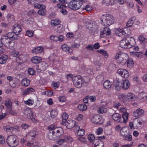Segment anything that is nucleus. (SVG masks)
<instances>
[{"label": "nucleus", "instance_id": "obj_6", "mask_svg": "<svg viewBox=\"0 0 147 147\" xmlns=\"http://www.w3.org/2000/svg\"><path fill=\"white\" fill-rule=\"evenodd\" d=\"M82 79L80 75L74 76L72 79L74 85L77 88L81 87L83 83Z\"/></svg>", "mask_w": 147, "mask_h": 147}, {"label": "nucleus", "instance_id": "obj_32", "mask_svg": "<svg viewBox=\"0 0 147 147\" xmlns=\"http://www.w3.org/2000/svg\"><path fill=\"white\" fill-rule=\"evenodd\" d=\"M76 129L78 130V135L79 136H83L85 134V131L84 129H80V127L79 126L76 127Z\"/></svg>", "mask_w": 147, "mask_h": 147}, {"label": "nucleus", "instance_id": "obj_7", "mask_svg": "<svg viewBox=\"0 0 147 147\" xmlns=\"http://www.w3.org/2000/svg\"><path fill=\"white\" fill-rule=\"evenodd\" d=\"M129 38H124L121 40L120 42V46L124 49H128L131 47V45L129 41Z\"/></svg>", "mask_w": 147, "mask_h": 147}, {"label": "nucleus", "instance_id": "obj_39", "mask_svg": "<svg viewBox=\"0 0 147 147\" xmlns=\"http://www.w3.org/2000/svg\"><path fill=\"white\" fill-rule=\"evenodd\" d=\"M60 21L58 19H53L51 20V24L52 26H55L57 25L60 23Z\"/></svg>", "mask_w": 147, "mask_h": 147}, {"label": "nucleus", "instance_id": "obj_61", "mask_svg": "<svg viewBox=\"0 0 147 147\" xmlns=\"http://www.w3.org/2000/svg\"><path fill=\"white\" fill-rule=\"evenodd\" d=\"M35 71L33 69L30 68H28V74L33 75L35 74Z\"/></svg>", "mask_w": 147, "mask_h": 147}, {"label": "nucleus", "instance_id": "obj_53", "mask_svg": "<svg viewBox=\"0 0 147 147\" xmlns=\"http://www.w3.org/2000/svg\"><path fill=\"white\" fill-rule=\"evenodd\" d=\"M82 69L84 70H85L86 69V70L87 72L89 74H91V72L92 71V69H90L88 67L86 68V66L84 65L82 66Z\"/></svg>", "mask_w": 147, "mask_h": 147}, {"label": "nucleus", "instance_id": "obj_18", "mask_svg": "<svg viewBox=\"0 0 147 147\" xmlns=\"http://www.w3.org/2000/svg\"><path fill=\"white\" fill-rule=\"evenodd\" d=\"M112 117L113 120L117 122H122L121 121V115L117 113H115L112 116Z\"/></svg>", "mask_w": 147, "mask_h": 147}, {"label": "nucleus", "instance_id": "obj_29", "mask_svg": "<svg viewBox=\"0 0 147 147\" xmlns=\"http://www.w3.org/2000/svg\"><path fill=\"white\" fill-rule=\"evenodd\" d=\"M147 94L146 92H142L139 94V97L142 101H144L147 99Z\"/></svg>", "mask_w": 147, "mask_h": 147}, {"label": "nucleus", "instance_id": "obj_12", "mask_svg": "<svg viewBox=\"0 0 147 147\" xmlns=\"http://www.w3.org/2000/svg\"><path fill=\"white\" fill-rule=\"evenodd\" d=\"M117 73L122 77L126 78L129 75L128 71L126 69H120L118 70Z\"/></svg>", "mask_w": 147, "mask_h": 147}, {"label": "nucleus", "instance_id": "obj_4", "mask_svg": "<svg viewBox=\"0 0 147 147\" xmlns=\"http://www.w3.org/2000/svg\"><path fill=\"white\" fill-rule=\"evenodd\" d=\"M87 28L89 30L92 31L94 33L96 32L98 30V26L96 23L94 21L89 20L86 23V25Z\"/></svg>", "mask_w": 147, "mask_h": 147}, {"label": "nucleus", "instance_id": "obj_42", "mask_svg": "<svg viewBox=\"0 0 147 147\" xmlns=\"http://www.w3.org/2000/svg\"><path fill=\"white\" fill-rule=\"evenodd\" d=\"M34 89L32 88H29L25 90L24 92V94L27 95L30 93H31L32 92H34Z\"/></svg>", "mask_w": 147, "mask_h": 147}, {"label": "nucleus", "instance_id": "obj_8", "mask_svg": "<svg viewBox=\"0 0 147 147\" xmlns=\"http://www.w3.org/2000/svg\"><path fill=\"white\" fill-rule=\"evenodd\" d=\"M91 121L94 123L100 124L103 123L104 119L100 116L97 115H95L92 117Z\"/></svg>", "mask_w": 147, "mask_h": 147}, {"label": "nucleus", "instance_id": "obj_17", "mask_svg": "<svg viewBox=\"0 0 147 147\" xmlns=\"http://www.w3.org/2000/svg\"><path fill=\"white\" fill-rule=\"evenodd\" d=\"M144 113V112L143 110L138 109L135 111L133 113L135 117L143 115Z\"/></svg>", "mask_w": 147, "mask_h": 147}, {"label": "nucleus", "instance_id": "obj_37", "mask_svg": "<svg viewBox=\"0 0 147 147\" xmlns=\"http://www.w3.org/2000/svg\"><path fill=\"white\" fill-rule=\"evenodd\" d=\"M57 6L58 7L61 8L60 10V11L64 15H66L67 14V11L65 9L63 8V7H64L63 5H57Z\"/></svg>", "mask_w": 147, "mask_h": 147}, {"label": "nucleus", "instance_id": "obj_27", "mask_svg": "<svg viewBox=\"0 0 147 147\" xmlns=\"http://www.w3.org/2000/svg\"><path fill=\"white\" fill-rule=\"evenodd\" d=\"M16 60L17 61L20 60L23 62H25L27 60L26 56L23 54H20L17 58Z\"/></svg>", "mask_w": 147, "mask_h": 147}, {"label": "nucleus", "instance_id": "obj_15", "mask_svg": "<svg viewBox=\"0 0 147 147\" xmlns=\"http://www.w3.org/2000/svg\"><path fill=\"white\" fill-rule=\"evenodd\" d=\"M7 37L10 40V39L13 40H15L17 38V36L15 34L14 32H10L7 33L6 36H3Z\"/></svg>", "mask_w": 147, "mask_h": 147}, {"label": "nucleus", "instance_id": "obj_25", "mask_svg": "<svg viewBox=\"0 0 147 147\" xmlns=\"http://www.w3.org/2000/svg\"><path fill=\"white\" fill-rule=\"evenodd\" d=\"M31 61L34 63H38L41 61V59L40 57L34 56L32 57Z\"/></svg>", "mask_w": 147, "mask_h": 147}, {"label": "nucleus", "instance_id": "obj_46", "mask_svg": "<svg viewBox=\"0 0 147 147\" xmlns=\"http://www.w3.org/2000/svg\"><path fill=\"white\" fill-rule=\"evenodd\" d=\"M78 140L82 143L86 144V139L84 137L79 136Z\"/></svg>", "mask_w": 147, "mask_h": 147}, {"label": "nucleus", "instance_id": "obj_5", "mask_svg": "<svg viewBox=\"0 0 147 147\" xmlns=\"http://www.w3.org/2000/svg\"><path fill=\"white\" fill-rule=\"evenodd\" d=\"M2 42L3 45L6 47L10 49H13L15 46V43L13 41H11L7 37L3 36L2 39Z\"/></svg>", "mask_w": 147, "mask_h": 147}, {"label": "nucleus", "instance_id": "obj_34", "mask_svg": "<svg viewBox=\"0 0 147 147\" xmlns=\"http://www.w3.org/2000/svg\"><path fill=\"white\" fill-rule=\"evenodd\" d=\"M8 57L7 55H3L0 57V64H4L5 63Z\"/></svg>", "mask_w": 147, "mask_h": 147}, {"label": "nucleus", "instance_id": "obj_35", "mask_svg": "<svg viewBox=\"0 0 147 147\" xmlns=\"http://www.w3.org/2000/svg\"><path fill=\"white\" fill-rule=\"evenodd\" d=\"M130 54L133 55H134L139 58H142L143 55V54L142 52L135 53L133 51L131 52H130Z\"/></svg>", "mask_w": 147, "mask_h": 147}, {"label": "nucleus", "instance_id": "obj_59", "mask_svg": "<svg viewBox=\"0 0 147 147\" xmlns=\"http://www.w3.org/2000/svg\"><path fill=\"white\" fill-rule=\"evenodd\" d=\"M123 138L125 140L128 141H131L132 139V136L131 135H128L127 134V135H126V136L123 137Z\"/></svg>", "mask_w": 147, "mask_h": 147}, {"label": "nucleus", "instance_id": "obj_55", "mask_svg": "<svg viewBox=\"0 0 147 147\" xmlns=\"http://www.w3.org/2000/svg\"><path fill=\"white\" fill-rule=\"evenodd\" d=\"M127 61V65L128 67H130L133 65L134 63L131 59H128Z\"/></svg>", "mask_w": 147, "mask_h": 147}, {"label": "nucleus", "instance_id": "obj_21", "mask_svg": "<svg viewBox=\"0 0 147 147\" xmlns=\"http://www.w3.org/2000/svg\"><path fill=\"white\" fill-rule=\"evenodd\" d=\"M130 85V84L128 80L126 79L123 81L122 87L123 89L126 90L129 88Z\"/></svg>", "mask_w": 147, "mask_h": 147}, {"label": "nucleus", "instance_id": "obj_13", "mask_svg": "<svg viewBox=\"0 0 147 147\" xmlns=\"http://www.w3.org/2000/svg\"><path fill=\"white\" fill-rule=\"evenodd\" d=\"M68 141L71 142L72 141V138L70 136H65L64 137L63 139H59L57 143L61 145L64 143L65 141Z\"/></svg>", "mask_w": 147, "mask_h": 147}, {"label": "nucleus", "instance_id": "obj_19", "mask_svg": "<svg viewBox=\"0 0 147 147\" xmlns=\"http://www.w3.org/2000/svg\"><path fill=\"white\" fill-rule=\"evenodd\" d=\"M24 114L25 116L28 118H30L33 114L32 110L30 109H25L24 111Z\"/></svg>", "mask_w": 147, "mask_h": 147}, {"label": "nucleus", "instance_id": "obj_23", "mask_svg": "<svg viewBox=\"0 0 147 147\" xmlns=\"http://www.w3.org/2000/svg\"><path fill=\"white\" fill-rule=\"evenodd\" d=\"M36 135V132L35 130H32L26 134V137L27 138H30V137H34ZM33 139V138H31Z\"/></svg>", "mask_w": 147, "mask_h": 147}, {"label": "nucleus", "instance_id": "obj_9", "mask_svg": "<svg viewBox=\"0 0 147 147\" xmlns=\"http://www.w3.org/2000/svg\"><path fill=\"white\" fill-rule=\"evenodd\" d=\"M75 121L70 120H69L65 122H62V124L63 125H65L66 127L68 129H70L73 128L74 126L77 127V125L76 124Z\"/></svg>", "mask_w": 147, "mask_h": 147}, {"label": "nucleus", "instance_id": "obj_58", "mask_svg": "<svg viewBox=\"0 0 147 147\" xmlns=\"http://www.w3.org/2000/svg\"><path fill=\"white\" fill-rule=\"evenodd\" d=\"M107 111V109L105 108L102 107L99 108L98 112L99 113H106Z\"/></svg>", "mask_w": 147, "mask_h": 147}, {"label": "nucleus", "instance_id": "obj_3", "mask_svg": "<svg viewBox=\"0 0 147 147\" xmlns=\"http://www.w3.org/2000/svg\"><path fill=\"white\" fill-rule=\"evenodd\" d=\"M8 145L11 147H14L19 144V140L17 137L15 135H11L8 136L7 139Z\"/></svg>", "mask_w": 147, "mask_h": 147}, {"label": "nucleus", "instance_id": "obj_2", "mask_svg": "<svg viewBox=\"0 0 147 147\" xmlns=\"http://www.w3.org/2000/svg\"><path fill=\"white\" fill-rule=\"evenodd\" d=\"M83 2V0H72L69 2L68 6L71 9L76 10L81 7Z\"/></svg>", "mask_w": 147, "mask_h": 147}, {"label": "nucleus", "instance_id": "obj_24", "mask_svg": "<svg viewBox=\"0 0 147 147\" xmlns=\"http://www.w3.org/2000/svg\"><path fill=\"white\" fill-rule=\"evenodd\" d=\"M43 50V49L42 48L40 47H35L32 50V51L33 53L37 54L41 53L42 52Z\"/></svg>", "mask_w": 147, "mask_h": 147}, {"label": "nucleus", "instance_id": "obj_36", "mask_svg": "<svg viewBox=\"0 0 147 147\" xmlns=\"http://www.w3.org/2000/svg\"><path fill=\"white\" fill-rule=\"evenodd\" d=\"M133 122L134 125L137 127H140L142 125V123L140 120L138 119H135L134 120Z\"/></svg>", "mask_w": 147, "mask_h": 147}, {"label": "nucleus", "instance_id": "obj_28", "mask_svg": "<svg viewBox=\"0 0 147 147\" xmlns=\"http://www.w3.org/2000/svg\"><path fill=\"white\" fill-rule=\"evenodd\" d=\"M120 134V135L123 137L126 136L127 134V128L125 127H123L121 128Z\"/></svg>", "mask_w": 147, "mask_h": 147}, {"label": "nucleus", "instance_id": "obj_57", "mask_svg": "<svg viewBox=\"0 0 147 147\" xmlns=\"http://www.w3.org/2000/svg\"><path fill=\"white\" fill-rule=\"evenodd\" d=\"M28 3L29 5H34L37 2H40L38 0H28Z\"/></svg>", "mask_w": 147, "mask_h": 147}, {"label": "nucleus", "instance_id": "obj_45", "mask_svg": "<svg viewBox=\"0 0 147 147\" xmlns=\"http://www.w3.org/2000/svg\"><path fill=\"white\" fill-rule=\"evenodd\" d=\"M62 50L64 51H69V47L67 44H64L61 47Z\"/></svg>", "mask_w": 147, "mask_h": 147}, {"label": "nucleus", "instance_id": "obj_11", "mask_svg": "<svg viewBox=\"0 0 147 147\" xmlns=\"http://www.w3.org/2000/svg\"><path fill=\"white\" fill-rule=\"evenodd\" d=\"M115 34L117 36H121L126 34L125 29L123 28H115Z\"/></svg>", "mask_w": 147, "mask_h": 147}, {"label": "nucleus", "instance_id": "obj_64", "mask_svg": "<svg viewBox=\"0 0 147 147\" xmlns=\"http://www.w3.org/2000/svg\"><path fill=\"white\" fill-rule=\"evenodd\" d=\"M83 9H85L87 11H90L92 9V7L90 5H87L85 7H84Z\"/></svg>", "mask_w": 147, "mask_h": 147}, {"label": "nucleus", "instance_id": "obj_1", "mask_svg": "<svg viewBox=\"0 0 147 147\" xmlns=\"http://www.w3.org/2000/svg\"><path fill=\"white\" fill-rule=\"evenodd\" d=\"M102 24L105 26H109L114 23V19L111 15L105 14L102 15L101 18Z\"/></svg>", "mask_w": 147, "mask_h": 147}, {"label": "nucleus", "instance_id": "obj_30", "mask_svg": "<svg viewBox=\"0 0 147 147\" xmlns=\"http://www.w3.org/2000/svg\"><path fill=\"white\" fill-rule=\"evenodd\" d=\"M45 5H43L42 8L40 9L38 11V13L41 16H44L45 15L46 10L45 9Z\"/></svg>", "mask_w": 147, "mask_h": 147}, {"label": "nucleus", "instance_id": "obj_40", "mask_svg": "<svg viewBox=\"0 0 147 147\" xmlns=\"http://www.w3.org/2000/svg\"><path fill=\"white\" fill-rule=\"evenodd\" d=\"M78 108L80 111H84L87 109V107L86 105L84 104H81L78 105Z\"/></svg>", "mask_w": 147, "mask_h": 147}, {"label": "nucleus", "instance_id": "obj_38", "mask_svg": "<svg viewBox=\"0 0 147 147\" xmlns=\"http://www.w3.org/2000/svg\"><path fill=\"white\" fill-rule=\"evenodd\" d=\"M135 18L134 17L131 18L127 22V26L129 27L131 26L134 23V21L135 20Z\"/></svg>", "mask_w": 147, "mask_h": 147}, {"label": "nucleus", "instance_id": "obj_22", "mask_svg": "<svg viewBox=\"0 0 147 147\" xmlns=\"http://www.w3.org/2000/svg\"><path fill=\"white\" fill-rule=\"evenodd\" d=\"M111 33V31L110 29L107 28H104L102 32L101 33V36L103 35V36H105V35H109Z\"/></svg>", "mask_w": 147, "mask_h": 147}, {"label": "nucleus", "instance_id": "obj_60", "mask_svg": "<svg viewBox=\"0 0 147 147\" xmlns=\"http://www.w3.org/2000/svg\"><path fill=\"white\" fill-rule=\"evenodd\" d=\"M60 83L59 82H53L52 84V87L55 88L56 89L59 86Z\"/></svg>", "mask_w": 147, "mask_h": 147}, {"label": "nucleus", "instance_id": "obj_51", "mask_svg": "<svg viewBox=\"0 0 147 147\" xmlns=\"http://www.w3.org/2000/svg\"><path fill=\"white\" fill-rule=\"evenodd\" d=\"M103 143V142L100 140L96 139L94 140V146L99 145L100 144V143L102 144Z\"/></svg>", "mask_w": 147, "mask_h": 147}, {"label": "nucleus", "instance_id": "obj_16", "mask_svg": "<svg viewBox=\"0 0 147 147\" xmlns=\"http://www.w3.org/2000/svg\"><path fill=\"white\" fill-rule=\"evenodd\" d=\"M13 32L16 36L20 34L21 31V28L19 25H15L13 29Z\"/></svg>", "mask_w": 147, "mask_h": 147}, {"label": "nucleus", "instance_id": "obj_26", "mask_svg": "<svg viewBox=\"0 0 147 147\" xmlns=\"http://www.w3.org/2000/svg\"><path fill=\"white\" fill-rule=\"evenodd\" d=\"M115 2V0H103L102 3L103 4L109 5L114 4Z\"/></svg>", "mask_w": 147, "mask_h": 147}, {"label": "nucleus", "instance_id": "obj_14", "mask_svg": "<svg viewBox=\"0 0 147 147\" xmlns=\"http://www.w3.org/2000/svg\"><path fill=\"white\" fill-rule=\"evenodd\" d=\"M121 56L120 60H118L120 63L122 64H124L127 62L128 59V56L126 53H124L122 54Z\"/></svg>", "mask_w": 147, "mask_h": 147}, {"label": "nucleus", "instance_id": "obj_43", "mask_svg": "<svg viewBox=\"0 0 147 147\" xmlns=\"http://www.w3.org/2000/svg\"><path fill=\"white\" fill-rule=\"evenodd\" d=\"M58 114V112L56 110H52L50 112L51 116V117L55 118Z\"/></svg>", "mask_w": 147, "mask_h": 147}, {"label": "nucleus", "instance_id": "obj_52", "mask_svg": "<svg viewBox=\"0 0 147 147\" xmlns=\"http://www.w3.org/2000/svg\"><path fill=\"white\" fill-rule=\"evenodd\" d=\"M122 85L118 81H117L115 84V88L118 90H120V87Z\"/></svg>", "mask_w": 147, "mask_h": 147}, {"label": "nucleus", "instance_id": "obj_56", "mask_svg": "<svg viewBox=\"0 0 147 147\" xmlns=\"http://www.w3.org/2000/svg\"><path fill=\"white\" fill-rule=\"evenodd\" d=\"M68 117V115L66 113H64L62 115L63 120L62 122H65Z\"/></svg>", "mask_w": 147, "mask_h": 147}, {"label": "nucleus", "instance_id": "obj_41", "mask_svg": "<svg viewBox=\"0 0 147 147\" xmlns=\"http://www.w3.org/2000/svg\"><path fill=\"white\" fill-rule=\"evenodd\" d=\"M5 105L8 109H10L11 108L12 103L10 100L7 99L5 101Z\"/></svg>", "mask_w": 147, "mask_h": 147}, {"label": "nucleus", "instance_id": "obj_48", "mask_svg": "<svg viewBox=\"0 0 147 147\" xmlns=\"http://www.w3.org/2000/svg\"><path fill=\"white\" fill-rule=\"evenodd\" d=\"M24 103L29 106H32L33 104L34 101L33 100L28 99L27 100L25 101Z\"/></svg>", "mask_w": 147, "mask_h": 147}, {"label": "nucleus", "instance_id": "obj_54", "mask_svg": "<svg viewBox=\"0 0 147 147\" xmlns=\"http://www.w3.org/2000/svg\"><path fill=\"white\" fill-rule=\"evenodd\" d=\"M98 53H101L104 55L105 57H108V54L107 52L103 50L100 49L97 51Z\"/></svg>", "mask_w": 147, "mask_h": 147}, {"label": "nucleus", "instance_id": "obj_63", "mask_svg": "<svg viewBox=\"0 0 147 147\" xmlns=\"http://www.w3.org/2000/svg\"><path fill=\"white\" fill-rule=\"evenodd\" d=\"M3 129L5 131L10 132L13 129V128L11 127H10L8 125L3 127Z\"/></svg>", "mask_w": 147, "mask_h": 147}, {"label": "nucleus", "instance_id": "obj_47", "mask_svg": "<svg viewBox=\"0 0 147 147\" xmlns=\"http://www.w3.org/2000/svg\"><path fill=\"white\" fill-rule=\"evenodd\" d=\"M121 106L120 104L117 101H115L113 103V109H118L120 108Z\"/></svg>", "mask_w": 147, "mask_h": 147}, {"label": "nucleus", "instance_id": "obj_50", "mask_svg": "<svg viewBox=\"0 0 147 147\" xmlns=\"http://www.w3.org/2000/svg\"><path fill=\"white\" fill-rule=\"evenodd\" d=\"M55 132L52 131V132H50L49 134V138L50 140H53L55 139V137L54 135Z\"/></svg>", "mask_w": 147, "mask_h": 147}, {"label": "nucleus", "instance_id": "obj_62", "mask_svg": "<svg viewBox=\"0 0 147 147\" xmlns=\"http://www.w3.org/2000/svg\"><path fill=\"white\" fill-rule=\"evenodd\" d=\"M88 139L90 142H92L93 140L94 141V140L95 137L93 135L90 134L88 136Z\"/></svg>", "mask_w": 147, "mask_h": 147}, {"label": "nucleus", "instance_id": "obj_10", "mask_svg": "<svg viewBox=\"0 0 147 147\" xmlns=\"http://www.w3.org/2000/svg\"><path fill=\"white\" fill-rule=\"evenodd\" d=\"M126 99L128 101H133L136 100V96L133 93L131 92H129L125 95Z\"/></svg>", "mask_w": 147, "mask_h": 147}, {"label": "nucleus", "instance_id": "obj_49", "mask_svg": "<svg viewBox=\"0 0 147 147\" xmlns=\"http://www.w3.org/2000/svg\"><path fill=\"white\" fill-rule=\"evenodd\" d=\"M124 53L122 52L120 50H118L115 57V58L116 59H119V60H120V58L121 57V56L122 54Z\"/></svg>", "mask_w": 147, "mask_h": 147}, {"label": "nucleus", "instance_id": "obj_31", "mask_svg": "<svg viewBox=\"0 0 147 147\" xmlns=\"http://www.w3.org/2000/svg\"><path fill=\"white\" fill-rule=\"evenodd\" d=\"M21 84L22 85L24 86H27L30 84V80L24 78L22 80Z\"/></svg>", "mask_w": 147, "mask_h": 147}, {"label": "nucleus", "instance_id": "obj_33", "mask_svg": "<svg viewBox=\"0 0 147 147\" xmlns=\"http://www.w3.org/2000/svg\"><path fill=\"white\" fill-rule=\"evenodd\" d=\"M51 127L50 128L54 130V131H53L55 132H55H56L58 134H61L62 133L63 130L62 128L60 127H58L54 128L53 126H51Z\"/></svg>", "mask_w": 147, "mask_h": 147}, {"label": "nucleus", "instance_id": "obj_44", "mask_svg": "<svg viewBox=\"0 0 147 147\" xmlns=\"http://www.w3.org/2000/svg\"><path fill=\"white\" fill-rule=\"evenodd\" d=\"M129 114L127 113H123L122 114V117L123 119V122L125 123L127 121L128 117Z\"/></svg>", "mask_w": 147, "mask_h": 147}, {"label": "nucleus", "instance_id": "obj_20", "mask_svg": "<svg viewBox=\"0 0 147 147\" xmlns=\"http://www.w3.org/2000/svg\"><path fill=\"white\" fill-rule=\"evenodd\" d=\"M112 85L111 82L108 80H106L104 82L103 86L105 89L109 90L111 88Z\"/></svg>", "mask_w": 147, "mask_h": 147}]
</instances>
